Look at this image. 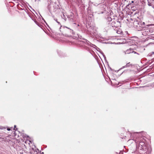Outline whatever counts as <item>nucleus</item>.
Masks as SVG:
<instances>
[{
  "mask_svg": "<svg viewBox=\"0 0 154 154\" xmlns=\"http://www.w3.org/2000/svg\"><path fill=\"white\" fill-rule=\"evenodd\" d=\"M138 133L137 132H136L133 133H131V136H132L133 137L134 136V134H138Z\"/></svg>",
  "mask_w": 154,
  "mask_h": 154,
  "instance_id": "obj_6",
  "label": "nucleus"
},
{
  "mask_svg": "<svg viewBox=\"0 0 154 154\" xmlns=\"http://www.w3.org/2000/svg\"><path fill=\"white\" fill-rule=\"evenodd\" d=\"M63 16L64 17V19L66 21V18L65 17V16L64 14H63Z\"/></svg>",
  "mask_w": 154,
  "mask_h": 154,
  "instance_id": "obj_7",
  "label": "nucleus"
},
{
  "mask_svg": "<svg viewBox=\"0 0 154 154\" xmlns=\"http://www.w3.org/2000/svg\"><path fill=\"white\" fill-rule=\"evenodd\" d=\"M66 27L67 28H68V29H69V28H68L67 27Z\"/></svg>",
  "mask_w": 154,
  "mask_h": 154,
  "instance_id": "obj_15",
  "label": "nucleus"
},
{
  "mask_svg": "<svg viewBox=\"0 0 154 154\" xmlns=\"http://www.w3.org/2000/svg\"><path fill=\"white\" fill-rule=\"evenodd\" d=\"M151 53L152 54H154V52H152Z\"/></svg>",
  "mask_w": 154,
  "mask_h": 154,
  "instance_id": "obj_11",
  "label": "nucleus"
},
{
  "mask_svg": "<svg viewBox=\"0 0 154 154\" xmlns=\"http://www.w3.org/2000/svg\"><path fill=\"white\" fill-rule=\"evenodd\" d=\"M35 0V1H36V0Z\"/></svg>",
  "mask_w": 154,
  "mask_h": 154,
  "instance_id": "obj_21",
  "label": "nucleus"
},
{
  "mask_svg": "<svg viewBox=\"0 0 154 154\" xmlns=\"http://www.w3.org/2000/svg\"><path fill=\"white\" fill-rule=\"evenodd\" d=\"M129 63H128L127 64H126V66L122 67L119 70L121 69H123V68H124L129 66H130Z\"/></svg>",
  "mask_w": 154,
  "mask_h": 154,
  "instance_id": "obj_5",
  "label": "nucleus"
},
{
  "mask_svg": "<svg viewBox=\"0 0 154 154\" xmlns=\"http://www.w3.org/2000/svg\"><path fill=\"white\" fill-rule=\"evenodd\" d=\"M38 151L39 150L38 149L32 148L30 150V152L31 154H37Z\"/></svg>",
  "mask_w": 154,
  "mask_h": 154,
  "instance_id": "obj_2",
  "label": "nucleus"
},
{
  "mask_svg": "<svg viewBox=\"0 0 154 154\" xmlns=\"http://www.w3.org/2000/svg\"><path fill=\"white\" fill-rule=\"evenodd\" d=\"M63 17V18H64V17H63H63Z\"/></svg>",
  "mask_w": 154,
  "mask_h": 154,
  "instance_id": "obj_17",
  "label": "nucleus"
},
{
  "mask_svg": "<svg viewBox=\"0 0 154 154\" xmlns=\"http://www.w3.org/2000/svg\"><path fill=\"white\" fill-rule=\"evenodd\" d=\"M43 153H44L43 152H42V153H41V154H43Z\"/></svg>",
  "mask_w": 154,
  "mask_h": 154,
  "instance_id": "obj_13",
  "label": "nucleus"
},
{
  "mask_svg": "<svg viewBox=\"0 0 154 154\" xmlns=\"http://www.w3.org/2000/svg\"><path fill=\"white\" fill-rule=\"evenodd\" d=\"M54 20H55V21H56L59 24H60V23L59 22H58V21H57V19H54Z\"/></svg>",
  "mask_w": 154,
  "mask_h": 154,
  "instance_id": "obj_8",
  "label": "nucleus"
},
{
  "mask_svg": "<svg viewBox=\"0 0 154 154\" xmlns=\"http://www.w3.org/2000/svg\"><path fill=\"white\" fill-rule=\"evenodd\" d=\"M29 144H30V143H31V141L29 140Z\"/></svg>",
  "mask_w": 154,
  "mask_h": 154,
  "instance_id": "obj_10",
  "label": "nucleus"
},
{
  "mask_svg": "<svg viewBox=\"0 0 154 154\" xmlns=\"http://www.w3.org/2000/svg\"><path fill=\"white\" fill-rule=\"evenodd\" d=\"M68 17H70V16H69Z\"/></svg>",
  "mask_w": 154,
  "mask_h": 154,
  "instance_id": "obj_20",
  "label": "nucleus"
},
{
  "mask_svg": "<svg viewBox=\"0 0 154 154\" xmlns=\"http://www.w3.org/2000/svg\"><path fill=\"white\" fill-rule=\"evenodd\" d=\"M63 17V18H64V17H63H63Z\"/></svg>",
  "mask_w": 154,
  "mask_h": 154,
  "instance_id": "obj_16",
  "label": "nucleus"
},
{
  "mask_svg": "<svg viewBox=\"0 0 154 154\" xmlns=\"http://www.w3.org/2000/svg\"><path fill=\"white\" fill-rule=\"evenodd\" d=\"M143 24H145V23L144 22H143Z\"/></svg>",
  "mask_w": 154,
  "mask_h": 154,
  "instance_id": "obj_18",
  "label": "nucleus"
},
{
  "mask_svg": "<svg viewBox=\"0 0 154 154\" xmlns=\"http://www.w3.org/2000/svg\"><path fill=\"white\" fill-rule=\"evenodd\" d=\"M134 51L132 49L130 48L129 49H128L125 52V54H129L131 53H133Z\"/></svg>",
  "mask_w": 154,
  "mask_h": 154,
  "instance_id": "obj_3",
  "label": "nucleus"
},
{
  "mask_svg": "<svg viewBox=\"0 0 154 154\" xmlns=\"http://www.w3.org/2000/svg\"><path fill=\"white\" fill-rule=\"evenodd\" d=\"M154 86V85H153L152 86V87H153Z\"/></svg>",
  "mask_w": 154,
  "mask_h": 154,
  "instance_id": "obj_19",
  "label": "nucleus"
},
{
  "mask_svg": "<svg viewBox=\"0 0 154 154\" xmlns=\"http://www.w3.org/2000/svg\"><path fill=\"white\" fill-rule=\"evenodd\" d=\"M119 31H117V33L119 34Z\"/></svg>",
  "mask_w": 154,
  "mask_h": 154,
  "instance_id": "obj_12",
  "label": "nucleus"
},
{
  "mask_svg": "<svg viewBox=\"0 0 154 154\" xmlns=\"http://www.w3.org/2000/svg\"><path fill=\"white\" fill-rule=\"evenodd\" d=\"M7 130H8V131H9L10 130V129H8Z\"/></svg>",
  "mask_w": 154,
  "mask_h": 154,
  "instance_id": "obj_14",
  "label": "nucleus"
},
{
  "mask_svg": "<svg viewBox=\"0 0 154 154\" xmlns=\"http://www.w3.org/2000/svg\"><path fill=\"white\" fill-rule=\"evenodd\" d=\"M16 126L15 125H14V129L15 130H16L17 129V128H16V129H15V128H16Z\"/></svg>",
  "mask_w": 154,
  "mask_h": 154,
  "instance_id": "obj_9",
  "label": "nucleus"
},
{
  "mask_svg": "<svg viewBox=\"0 0 154 154\" xmlns=\"http://www.w3.org/2000/svg\"><path fill=\"white\" fill-rule=\"evenodd\" d=\"M134 25L135 26H137L139 24V22L138 20H135L133 23Z\"/></svg>",
  "mask_w": 154,
  "mask_h": 154,
  "instance_id": "obj_4",
  "label": "nucleus"
},
{
  "mask_svg": "<svg viewBox=\"0 0 154 154\" xmlns=\"http://www.w3.org/2000/svg\"><path fill=\"white\" fill-rule=\"evenodd\" d=\"M145 143L143 142H141L140 143L138 146V149H140V150L143 149L145 148Z\"/></svg>",
  "mask_w": 154,
  "mask_h": 154,
  "instance_id": "obj_1",
  "label": "nucleus"
}]
</instances>
